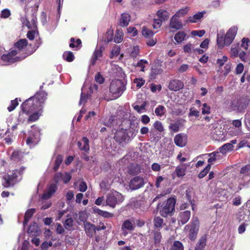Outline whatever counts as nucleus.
Wrapping results in <instances>:
<instances>
[{"label":"nucleus","instance_id":"nucleus-60","mask_svg":"<svg viewBox=\"0 0 250 250\" xmlns=\"http://www.w3.org/2000/svg\"><path fill=\"white\" fill-rule=\"evenodd\" d=\"M11 15V12L8 9H5L2 10L1 12L0 17L2 18L6 19L8 18Z\"/></svg>","mask_w":250,"mask_h":250},{"label":"nucleus","instance_id":"nucleus-55","mask_svg":"<svg viewBox=\"0 0 250 250\" xmlns=\"http://www.w3.org/2000/svg\"><path fill=\"white\" fill-rule=\"evenodd\" d=\"M228 57L227 56H223L222 58L218 59L217 60V63L219 65L220 67L224 65L226 62L228 61Z\"/></svg>","mask_w":250,"mask_h":250},{"label":"nucleus","instance_id":"nucleus-6","mask_svg":"<svg viewBox=\"0 0 250 250\" xmlns=\"http://www.w3.org/2000/svg\"><path fill=\"white\" fill-rule=\"evenodd\" d=\"M32 130L31 131L29 137L26 139V144L30 147H32L38 144L39 141L40 131L37 127L34 125L32 126Z\"/></svg>","mask_w":250,"mask_h":250},{"label":"nucleus","instance_id":"nucleus-24","mask_svg":"<svg viewBox=\"0 0 250 250\" xmlns=\"http://www.w3.org/2000/svg\"><path fill=\"white\" fill-rule=\"evenodd\" d=\"M207 235H203L199 240L195 250H204V249L206 245Z\"/></svg>","mask_w":250,"mask_h":250},{"label":"nucleus","instance_id":"nucleus-51","mask_svg":"<svg viewBox=\"0 0 250 250\" xmlns=\"http://www.w3.org/2000/svg\"><path fill=\"white\" fill-rule=\"evenodd\" d=\"M154 226L157 228H160L162 227L163 223V220L160 217H157L155 218L154 220Z\"/></svg>","mask_w":250,"mask_h":250},{"label":"nucleus","instance_id":"nucleus-35","mask_svg":"<svg viewBox=\"0 0 250 250\" xmlns=\"http://www.w3.org/2000/svg\"><path fill=\"white\" fill-rule=\"evenodd\" d=\"M189 10V8L188 7H186L184 8L178 10L174 15L177 18L183 17L188 13Z\"/></svg>","mask_w":250,"mask_h":250},{"label":"nucleus","instance_id":"nucleus-62","mask_svg":"<svg viewBox=\"0 0 250 250\" xmlns=\"http://www.w3.org/2000/svg\"><path fill=\"white\" fill-rule=\"evenodd\" d=\"M162 238L161 234L159 231H156L154 233V239L155 244H158L160 242Z\"/></svg>","mask_w":250,"mask_h":250},{"label":"nucleus","instance_id":"nucleus-64","mask_svg":"<svg viewBox=\"0 0 250 250\" xmlns=\"http://www.w3.org/2000/svg\"><path fill=\"white\" fill-rule=\"evenodd\" d=\"M79 188L81 192L85 191L87 188L86 184L83 181H81L79 185Z\"/></svg>","mask_w":250,"mask_h":250},{"label":"nucleus","instance_id":"nucleus-44","mask_svg":"<svg viewBox=\"0 0 250 250\" xmlns=\"http://www.w3.org/2000/svg\"><path fill=\"white\" fill-rule=\"evenodd\" d=\"M211 166L210 164L207 165V166L202 170L201 171L198 175V177L199 178H202L204 177L209 172Z\"/></svg>","mask_w":250,"mask_h":250},{"label":"nucleus","instance_id":"nucleus-22","mask_svg":"<svg viewBox=\"0 0 250 250\" xmlns=\"http://www.w3.org/2000/svg\"><path fill=\"white\" fill-rule=\"evenodd\" d=\"M130 20V16L128 13H123L121 15L120 19V25L121 26H126Z\"/></svg>","mask_w":250,"mask_h":250},{"label":"nucleus","instance_id":"nucleus-9","mask_svg":"<svg viewBox=\"0 0 250 250\" xmlns=\"http://www.w3.org/2000/svg\"><path fill=\"white\" fill-rule=\"evenodd\" d=\"M144 178L142 177L137 176L130 180L129 183V187L131 189L136 190L144 186Z\"/></svg>","mask_w":250,"mask_h":250},{"label":"nucleus","instance_id":"nucleus-17","mask_svg":"<svg viewBox=\"0 0 250 250\" xmlns=\"http://www.w3.org/2000/svg\"><path fill=\"white\" fill-rule=\"evenodd\" d=\"M190 217V211L188 210L180 212L178 218L179 223L182 225L186 224Z\"/></svg>","mask_w":250,"mask_h":250},{"label":"nucleus","instance_id":"nucleus-43","mask_svg":"<svg viewBox=\"0 0 250 250\" xmlns=\"http://www.w3.org/2000/svg\"><path fill=\"white\" fill-rule=\"evenodd\" d=\"M155 113L158 116H162L165 113V108L163 105H159L155 110Z\"/></svg>","mask_w":250,"mask_h":250},{"label":"nucleus","instance_id":"nucleus-16","mask_svg":"<svg viewBox=\"0 0 250 250\" xmlns=\"http://www.w3.org/2000/svg\"><path fill=\"white\" fill-rule=\"evenodd\" d=\"M84 228L87 235L89 237H92L96 233V227L93 224L87 222H84Z\"/></svg>","mask_w":250,"mask_h":250},{"label":"nucleus","instance_id":"nucleus-31","mask_svg":"<svg viewBox=\"0 0 250 250\" xmlns=\"http://www.w3.org/2000/svg\"><path fill=\"white\" fill-rule=\"evenodd\" d=\"M35 212V209L34 208H30L27 210L24 215V219L23 223L26 224L30 219L33 214Z\"/></svg>","mask_w":250,"mask_h":250},{"label":"nucleus","instance_id":"nucleus-57","mask_svg":"<svg viewBox=\"0 0 250 250\" xmlns=\"http://www.w3.org/2000/svg\"><path fill=\"white\" fill-rule=\"evenodd\" d=\"M120 51V48L118 46L114 47L111 51L110 58H113L114 57L117 56Z\"/></svg>","mask_w":250,"mask_h":250},{"label":"nucleus","instance_id":"nucleus-49","mask_svg":"<svg viewBox=\"0 0 250 250\" xmlns=\"http://www.w3.org/2000/svg\"><path fill=\"white\" fill-rule=\"evenodd\" d=\"M153 126L154 128L159 132H161L164 130L162 123L160 121H156L154 123Z\"/></svg>","mask_w":250,"mask_h":250},{"label":"nucleus","instance_id":"nucleus-12","mask_svg":"<svg viewBox=\"0 0 250 250\" xmlns=\"http://www.w3.org/2000/svg\"><path fill=\"white\" fill-rule=\"evenodd\" d=\"M104 49V47L102 46H97L96 47L91 60L90 61V65H94L96 64L97 61L99 58H101L103 56V52Z\"/></svg>","mask_w":250,"mask_h":250},{"label":"nucleus","instance_id":"nucleus-19","mask_svg":"<svg viewBox=\"0 0 250 250\" xmlns=\"http://www.w3.org/2000/svg\"><path fill=\"white\" fill-rule=\"evenodd\" d=\"M114 139L120 143L125 141L126 139V134L124 130H119L115 133Z\"/></svg>","mask_w":250,"mask_h":250},{"label":"nucleus","instance_id":"nucleus-1","mask_svg":"<svg viewBox=\"0 0 250 250\" xmlns=\"http://www.w3.org/2000/svg\"><path fill=\"white\" fill-rule=\"evenodd\" d=\"M46 94L44 92L37 93L25 101L21 105L22 111L19 113V120L21 121L24 117L32 112L34 109L38 111L28 116V123L38 120L41 115L42 104L46 98Z\"/></svg>","mask_w":250,"mask_h":250},{"label":"nucleus","instance_id":"nucleus-54","mask_svg":"<svg viewBox=\"0 0 250 250\" xmlns=\"http://www.w3.org/2000/svg\"><path fill=\"white\" fill-rule=\"evenodd\" d=\"M148 63V62L146 60H140L137 64V66H138L139 67L141 68V71H142V72H144L145 71V65L146 64H147Z\"/></svg>","mask_w":250,"mask_h":250},{"label":"nucleus","instance_id":"nucleus-3","mask_svg":"<svg viewBox=\"0 0 250 250\" xmlns=\"http://www.w3.org/2000/svg\"><path fill=\"white\" fill-rule=\"evenodd\" d=\"M125 89V85L120 80H115L111 83L109 90L113 96L117 98L120 97Z\"/></svg>","mask_w":250,"mask_h":250},{"label":"nucleus","instance_id":"nucleus-21","mask_svg":"<svg viewBox=\"0 0 250 250\" xmlns=\"http://www.w3.org/2000/svg\"><path fill=\"white\" fill-rule=\"evenodd\" d=\"M134 228L135 226L132 222L129 220H125L122 226V229L123 230L124 235L125 236L127 233L125 231V229L131 231L134 230Z\"/></svg>","mask_w":250,"mask_h":250},{"label":"nucleus","instance_id":"nucleus-36","mask_svg":"<svg viewBox=\"0 0 250 250\" xmlns=\"http://www.w3.org/2000/svg\"><path fill=\"white\" fill-rule=\"evenodd\" d=\"M238 45H232L230 48V54L232 58H236L239 54Z\"/></svg>","mask_w":250,"mask_h":250},{"label":"nucleus","instance_id":"nucleus-47","mask_svg":"<svg viewBox=\"0 0 250 250\" xmlns=\"http://www.w3.org/2000/svg\"><path fill=\"white\" fill-rule=\"evenodd\" d=\"M23 156V153L19 150L14 151L11 155V158L13 159H20Z\"/></svg>","mask_w":250,"mask_h":250},{"label":"nucleus","instance_id":"nucleus-38","mask_svg":"<svg viewBox=\"0 0 250 250\" xmlns=\"http://www.w3.org/2000/svg\"><path fill=\"white\" fill-rule=\"evenodd\" d=\"M181 122L180 120H177L174 123L171 124L169 125V129L175 132H178L179 130Z\"/></svg>","mask_w":250,"mask_h":250},{"label":"nucleus","instance_id":"nucleus-34","mask_svg":"<svg viewBox=\"0 0 250 250\" xmlns=\"http://www.w3.org/2000/svg\"><path fill=\"white\" fill-rule=\"evenodd\" d=\"M186 167L184 166H178L176 168L175 172L177 177H183L185 175Z\"/></svg>","mask_w":250,"mask_h":250},{"label":"nucleus","instance_id":"nucleus-18","mask_svg":"<svg viewBox=\"0 0 250 250\" xmlns=\"http://www.w3.org/2000/svg\"><path fill=\"white\" fill-rule=\"evenodd\" d=\"M182 27V23L177 19V17L173 15L170 20L169 27L177 30L181 28Z\"/></svg>","mask_w":250,"mask_h":250},{"label":"nucleus","instance_id":"nucleus-46","mask_svg":"<svg viewBox=\"0 0 250 250\" xmlns=\"http://www.w3.org/2000/svg\"><path fill=\"white\" fill-rule=\"evenodd\" d=\"M219 153L218 152H214L208 154V155L209 156V158L208 159V162L210 164L214 162L217 159V155Z\"/></svg>","mask_w":250,"mask_h":250},{"label":"nucleus","instance_id":"nucleus-23","mask_svg":"<svg viewBox=\"0 0 250 250\" xmlns=\"http://www.w3.org/2000/svg\"><path fill=\"white\" fill-rule=\"evenodd\" d=\"M205 13V11L200 12L193 16H190L188 18V21L191 23L197 22L203 17Z\"/></svg>","mask_w":250,"mask_h":250},{"label":"nucleus","instance_id":"nucleus-26","mask_svg":"<svg viewBox=\"0 0 250 250\" xmlns=\"http://www.w3.org/2000/svg\"><path fill=\"white\" fill-rule=\"evenodd\" d=\"M217 45L220 48H223L225 45L227 46V43L226 42V38L224 37L223 33L222 35L218 34L217 37Z\"/></svg>","mask_w":250,"mask_h":250},{"label":"nucleus","instance_id":"nucleus-63","mask_svg":"<svg viewBox=\"0 0 250 250\" xmlns=\"http://www.w3.org/2000/svg\"><path fill=\"white\" fill-rule=\"evenodd\" d=\"M163 21H161L160 19H154L153 21V27L154 29H158L159 27H161L162 25V22Z\"/></svg>","mask_w":250,"mask_h":250},{"label":"nucleus","instance_id":"nucleus-30","mask_svg":"<svg viewBox=\"0 0 250 250\" xmlns=\"http://www.w3.org/2000/svg\"><path fill=\"white\" fill-rule=\"evenodd\" d=\"M27 44V42L26 39H21L15 43V46L20 51L22 50L26 46Z\"/></svg>","mask_w":250,"mask_h":250},{"label":"nucleus","instance_id":"nucleus-39","mask_svg":"<svg viewBox=\"0 0 250 250\" xmlns=\"http://www.w3.org/2000/svg\"><path fill=\"white\" fill-rule=\"evenodd\" d=\"M81 43L82 42L81 40L77 39L75 41L74 38H71L70 39V43L69 44V46L71 48L78 47L81 44Z\"/></svg>","mask_w":250,"mask_h":250},{"label":"nucleus","instance_id":"nucleus-25","mask_svg":"<svg viewBox=\"0 0 250 250\" xmlns=\"http://www.w3.org/2000/svg\"><path fill=\"white\" fill-rule=\"evenodd\" d=\"M157 15L161 21H166L168 19L169 13L166 10L160 9L157 11Z\"/></svg>","mask_w":250,"mask_h":250},{"label":"nucleus","instance_id":"nucleus-20","mask_svg":"<svg viewBox=\"0 0 250 250\" xmlns=\"http://www.w3.org/2000/svg\"><path fill=\"white\" fill-rule=\"evenodd\" d=\"M89 140L86 137H83L82 142H78V146L82 150L88 152L89 150Z\"/></svg>","mask_w":250,"mask_h":250},{"label":"nucleus","instance_id":"nucleus-40","mask_svg":"<svg viewBox=\"0 0 250 250\" xmlns=\"http://www.w3.org/2000/svg\"><path fill=\"white\" fill-rule=\"evenodd\" d=\"M113 37V31L112 30H108L106 33L105 37L104 39V42H108L111 41Z\"/></svg>","mask_w":250,"mask_h":250},{"label":"nucleus","instance_id":"nucleus-10","mask_svg":"<svg viewBox=\"0 0 250 250\" xmlns=\"http://www.w3.org/2000/svg\"><path fill=\"white\" fill-rule=\"evenodd\" d=\"M188 141V136L185 133H179L175 135L174 138V142L175 144L180 147H183L187 145Z\"/></svg>","mask_w":250,"mask_h":250},{"label":"nucleus","instance_id":"nucleus-52","mask_svg":"<svg viewBox=\"0 0 250 250\" xmlns=\"http://www.w3.org/2000/svg\"><path fill=\"white\" fill-rule=\"evenodd\" d=\"M194 50L193 46L190 43H188L184 46V51L186 53H191Z\"/></svg>","mask_w":250,"mask_h":250},{"label":"nucleus","instance_id":"nucleus-13","mask_svg":"<svg viewBox=\"0 0 250 250\" xmlns=\"http://www.w3.org/2000/svg\"><path fill=\"white\" fill-rule=\"evenodd\" d=\"M184 86L183 83L179 80H173L169 83L168 88L170 90L177 91Z\"/></svg>","mask_w":250,"mask_h":250},{"label":"nucleus","instance_id":"nucleus-61","mask_svg":"<svg viewBox=\"0 0 250 250\" xmlns=\"http://www.w3.org/2000/svg\"><path fill=\"white\" fill-rule=\"evenodd\" d=\"M157 42V39L154 38H149L147 39L146 41V44L149 46H153L156 44Z\"/></svg>","mask_w":250,"mask_h":250},{"label":"nucleus","instance_id":"nucleus-7","mask_svg":"<svg viewBox=\"0 0 250 250\" xmlns=\"http://www.w3.org/2000/svg\"><path fill=\"white\" fill-rule=\"evenodd\" d=\"M18 53L16 50H13L7 54H4L1 57V60L6 62H14L17 61H21L25 59L29 54L24 55L22 57H16Z\"/></svg>","mask_w":250,"mask_h":250},{"label":"nucleus","instance_id":"nucleus-28","mask_svg":"<svg viewBox=\"0 0 250 250\" xmlns=\"http://www.w3.org/2000/svg\"><path fill=\"white\" fill-rule=\"evenodd\" d=\"M234 146L232 144L227 143L219 148L220 152L223 154H226L229 151L233 149Z\"/></svg>","mask_w":250,"mask_h":250},{"label":"nucleus","instance_id":"nucleus-11","mask_svg":"<svg viewBox=\"0 0 250 250\" xmlns=\"http://www.w3.org/2000/svg\"><path fill=\"white\" fill-rule=\"evenodd\" d=\"M238 30V28L236 26H233L229 29L226 35V42L227 46H229L233 42L236 35Z\"/></svg>","mask_w":250,"mask_h":250},{"label":"nucleus","instance_id":"nucleus-29","mask_svg":"<svg viewBox=\"0 0 250 250\" xmlns=\"http://www.w3.org/2000/svg\"><path fill=\"white\" fill-rule=\"evenodd\" d=\"M142 33L143 36L146 39H148L153 37L154 32H152L151 30L147 27L144 26L142 28Z\"/></svg>","mask_w":250,"mask_h":250},{"label":"nucleus","instance_id":"nucleus-2","mask_svg":"<svg viewBox=\"0 0 250 250\" xmlns=\"http://www.w3.org/2000/svg\"><path fill=\"white\" fill-rule=\"evenodd\" d=\"M200 223L197 217L193 218L190 224L185 227V231L188 233L189 238L194 241L199 229Z\"/></svg>","mask_w":250,"mask_h":250},{"label":"nucleus","instance_id":"nucleus-45","mask_svg":"<svg viewBox=\"0 0 250 250\" xmlns=\"http://www.w3.org/2000/svg\"><path fill=\"white\" fill-rule=\"evenodd\" d=\"M73 220L71 218L66 219L64 222V226L66 229H69L73 226Z\"/></svg>","mask_w":250,"mask_h":250},{"label":"nucleus","instance_id":"nucleus-27","mask_svg":"<svg viewBox=\"0 0 250 250\" xmlns=\"http://www.w3.org/2000/svg\"><path fill=\"white\" fill-rule=\"evenodd\" d=\"M187 35L183 31H179L174 36V40L177 43H181L186 40Z\"/></svg>","mask_w":250,"mask_h":250},{"label":"nucleus","instance_id":"nucleus-15","mask_svg":"<svg viewBox=\"0 0 250 250\" xmlns=\"http://www.w3.org/2000/svg\"><path fill=\"white\" fill-rule=\"evenodd\" d=\"M231 107L233 110L241 111L246 108V105L243 103L241 99L234 100L231 102Z\"/></svg>","mask_w":250,"mask_h":250},{"label":"nucleus","instance_id":"nucleus-4","mask_svg":"<svg viewBox=\"0 0 250 250\" xmlns=\"http://www.w3.org/2000/svg\"><path fill=\"white\" fill-rule=\"evenodd\" d=\"M124 200V196L120 193L115 191H111L106 198V204L112 208H115L117 205H119Z\"/></svg>","mask_w":250,"mask_h":250},{"label":"nucleus","instance_id":"nucleus-33","mask_svg":"<svg viewBox=\"0 0 250 250\" xmlns=\"http://www.w3.org/2000/svg\"><path fill=\"white\" fill-rule=\"evenodd\" d=\"M169 250H184V246L179 241H175L171 246Z\"/></svg>","mask_w":250,"mask_h":250},{"label":"nucleus","instance_id":"nucleus-42","mask_svg":"<svg viewBox=\"0 0 250 250\" xmlns=\"http://www.w3.org/2000/svg\"><path fill=\"white\" fill-rule=\"evenodd\" d=\"M123 39V33L121 31H117L114 38V42L116 43L121 42Z\"/></svg>","mask_w":250,"mask_h":250},{"label":"nucleus","instance_id":"nucleus-37","mask_svg":"<svg viewBox=\"0 0 250 250\" xmlns=\"http://www.w3.org/2000/svg\"><path fill=\"white\" fill-rule=\"evenodd\" d=\"M62 160L63 157L62 155H59L56 157L55 161V166L53 167V169L54 170V171H57L58 169Z\"/></svg>","mask_w":250,"mask_h":250},{"label":"nucleus","instance_id":"nucleus-53","mask_svg":"<svg viewBox=\"0 0 250 250\" xmlns=\"http://www.w3.org/2000/svg\"><path fill=\"white\" fill-rule=\"evenodd\" d=\"M210 113V107L208 106L207 104L205 103L203 104V108L202 109V113L204 115L209 114Z\"/></svg>","mask_w":250,"mask_h":250},{"label":"nucleus","instance_id":"nucleus-14","mask_svg":"<svg viewBox=\"0 0 250 250\" xmlns=\"http://www.w3.org/2000/svg\"><path fill=\"white\" fill-rule=\"evenodd\" d=\"M57 187L56 184H51L47 188L46 190L42 195L43 199H47L50 198L56 192Z\"/></svg>","mask_w":250,"mask_h":250},{"label":"nucleus","instance_id":"nucleus-41","mask_svg":"<svg viewBox=\"0 0 250 250\" xmlns=\"http://www.w3.org/2000/svg\"><path fill=\"white\" fill-rule=\"evenodd\" d=\"M117 119L115 116H111L108 119V121H104V125L107 126H111L114 123H117Z\"/></svg>","mask_w":250,"mask_h":250},{"label":"nucleus","instance_id":"nucleus-5","mask_svg":"<svg viewBox=\"0 0 250 250\" xmlns=\"http://www.w3.org/2000/svg\"><path fill=\"white\" fill-rule=\"evenodd\" d=\"M18 173L19 172L16 170L10 172L5 175L2 179V185L5 188L13 186L17 182Z\"/></svg>","mask_w":250,"mask_h":250},{"label":"nucleus","instance_id":"nucleus-48","mask_svg":"<svg viewBox=\"0 0 250 250\" xmlns=\"http://www.w3.org/2000/svg\"><path fill=\"white\" fill-rule=\"evenodd\" d=\"M134 83L136 84L138 88L141 87L145 83V81L142 78H135L133 80Z\"/></svg>","mask_w":250,"mask_h":250},{"label":"nucleus","instance_id":"nucleus-50","mask_svg":"<svg viewBox=\"0 0 250 250\" xmlns=\"http://www.w3.org/2000/svg\"><path fill=\"white\" fill-rule=\"evenodd\" d=\"M199 111L196 110L194 107H191L189 109L188 116H194L196 118H197L199 116Z\"/></svg>","mask_w":250,"mask_h":250},{"label":"nucleus","instance_id":"nucleus-56","mask_svg":"<svg viewBox=\"0 0 250 250\" xmlns=\"http://www.w3.org/2000/svg\"><path fill=\"white\" fill-rule=\"evenodd\" d=\"M139 47L137 46H134L130 53V56L133 58H136L139 53Z\"/></svg>","mask_w":250,"mask_h":250},{"label":"nucleus","instance_id":"nucleus-59","mask_svg":"<svg viewBox=\"0 0 250 250\" xmlns=\"http://www.w3.org/2000/svg\"><path fill=\"white\" fill-rule=\"evenodd\" d=\"M18 105V102L17 99L12 100L11 102V105L7 107V109L10 112L12 111L16 107V106Z\"/></svg>","mask_w":250,"mask_h":250},{"label":"nucleus","instance_id":"nucleus-32","mask_svg":"<svg viewBox=\"0 0 250 250\" xmlns=\"http://www.w3.org/2000/svg\"><path fill=\"white\" fill-rule=\"evenodd\" d=\"M63 59L67 62H71L74 59V55L71 51H65L62 55Z\"/></svg>","mask_w":250,"mask_h":250},{"label":"nucleus","instance_id":"nucleus-58","mask_svg":"<svg viewBox=\"0 0 250 250\" xmlns=\"http://www.w3.org/2000/svg\"><path fill=\"white\" fill-rule=\"evenodd\" d=\"M71 179V174L68 172H65L63 174V176L62 178V180L63 181V183L66 184L68 182H69V181Z\"/></svg>","mask_w":250,"mask_h":250},{"label":"nucleus","instance_id":"nucleus-8","mask_svg":"<svg viewBox=\"0 0 250 250\" xmlns=\"http://www.w3.org/2000/svg\"><path fill=\"white\" fill-rule=\"evenodd\" d=\"M175 200L174 198H169L165 206L160 210V214L164 217H167L168 214L172 213L174 210Z\"/></svg>","mask_w":250,"mask_h":250}]
</instances>
